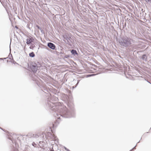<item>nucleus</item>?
<instances>
[{
	"label": "nucleus",
	"mask_w": 151,
	"mask_h": 151,
	"mask_svg": "<svg viewBox=\"0 0 151 151\" xmlns=\"http://www.w3.org/2000/svg\"><path fill=\"white\" fill-rule=\"evenodd\" d=\"M29 56L31 57H33L35 56V54L33 52L30 53L29 54Z\"/></svg>",
	"instance_id": "6"
},
{
	"label": "nucleus",
	"mask_w": 151,
	"mask_h": 151,
	"mask_svg": "<svg viewBox=\"0 0 151 151\" xmlns=\"http://www.w3.org/2000/svg\"><path fill=\"white\" fill-rule=\"evenodd\" d=\"M131 41V40L128 38H125L123 39L120 40L119 43L121 45L127 47L130 45Z\"/></svg>",
	"instance_id": "1"
},
{
	"label": "nucleus",
	"mask_w": 151,
	"mask_h": 151,
	"mask_svg": "<svg viewBox=\"0 0 151 151\" xmlns=\"http://www.w3.org/2000/svg\"><path fill=\"white\" fill-rule=\"evenodd\" d=\"M145 1L147 2H149L151 3V0H145Z\"/></svg>",
	"instance_id": "7"
},
{
	"label": "nucleus",
	"mask_w": 151,
	"mask_h": 151,
	"mask_svg": "<svg viewBox=\"0 0 151 151\" xmlns=\"http://www.w3.org/2000/svg\"><path fill=\"white\" fill-rule=\"evenodd\" d=\"M47 46L49 47L52 50H54L55 49V45L52 43L50 42L48 43Z\"/></svg>",
	"instance_id": "2"
},
{
	"label": "nucleus",
	"mask_w": 151,
	"mask_h": 151,
	"mask_svg": "<svg viewBox=\"0 0 151 151\" xmlns=\"http://www.w3.org/2000/svg\"><path fill=\"white\" fill-rule=\"evenodd\" d=\"M71 52L72 54L74 55L77 54L76 51L75 50H72L71 51Z\"/></svg>",
	"instance_id": "5"
},
{
	"label": "nucleus",
	"mask_w": 151,
	"mask_h": 151,
	"mask_svg": "<svg viewBox=\"0 0 151 151\" xmlns=\"http://www.w3.org/2000/svg\"><path fill=\"white\" fill-rule=\"evenodd\" d=\"M32 41V38L31 37H28L27 39L26 43L27 44H30Z\"/></svg>",
	"instance_id": "3"
},
{
	"label": "nucleus",
	"mask_w": 151,
	"mask_h": 151,
	"mask_svg": "<svg viewBox=\"0 0 151 151\" xmlns=\"http://www.w3.org/2000/svg\"><path fill=\"white\" fill-rule=\"evenodd\" d=\"M37 67L35 65H33L32 67V70L34 72H36L37 71Z\"/></svg>",
	"instance_id": "4"
},
{
	"label": "nucleus",
	"mask_w": 151,
	"mask_h": 151,
	"mask_svg": "<svg viewBox=\"0 0 151 151\" xmlns=\"http://www.w3.org/2000/svg\"><path fill=\"white\" fill-rule=\"evenodd\" d=\"M92 75H88L87 76H88V77H89V76H91Z\"/></svg>",
	"instance_id": "8"
},
{
	"label": "nucleus",
	"mask_w": 151,
	"mask_h": 151,
	"mask_svg": "<svg viewBox=\"0 0 151 151\" xmlns=\"http://www.w3.org/2000/svg\"><path fill=\"white\" fill-rule=\"evenodd\" d=\"M145 55H143L142 57V58H144V57H145Z\"/></svg>",
	"instance_id": "9"
}]
</instances>
